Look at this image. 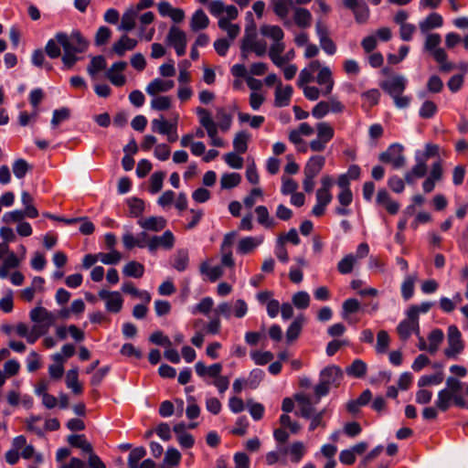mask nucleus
Returning a JSON list of instances; mask_svg holds the SVG:
<instances>
[{
    "mask_svg": "<svg viewBox=\"0 0 468 468\" xmlns=\"http://www.w3.org/2000/svg\"><path fill=\"white\" fill-rule=\"evenodd\" d=\"M31 165L23 158L16 159L12 166L15 176L22 179L26 176L27 173L31 169Z\"/></svg>",
    "mask_w": 468,
    "mask_h": 468,
    "instance_id": "nucleus-43",
    "label": "nucleus"
},
{
    "mask_svg": "<svg viewBox=\"0 0 468 468\" xmlns=\"http://www.w3.org/2000/svg\"><path fill=\"white\" fill-rule=\"evenodd\" d=\"M112 31L109 27L105 26H101L98 28L94 37V43L96 46L100 47L104 45L111 37Z\"/></svg>",
    "mask_w": 468,
    "mask_h": 468,
    "instance_id": "nucleus-60",
    "label": "nucleus"
},
{
    "mask_svg": "<svg viewBox=\"0 0 468 468\" xmlns=\"http://www.w3.org/2000/svg\"><path fill=\"white\" fill-rule=\"evenodd\" d=\"M303 317L299 316L294 319L286 330L287 342L291 343L298 338L303 327Z\"/></svg>",
    "mask_w": 468,
    "mask_h": 468,
    "instance_id": "nucleus-34",
    "label": "nucleus"
},
{
    "mask_svg": "<svg viewBox=\"0 0 468 468\" xmlns=\"http://www.w3.org/2000/svg\"><path fill=\"white\" fill-rule=\"evenodd\" d=\"M137 224L144 230L159 232L166 226V220L162 216H152L137 220Z\"/></svg>",
    "mask_w": 468,
    "mask_h": 468,
    "instance_id": "nucleus-11",
    "label": "nucleus"
},
{
    "mask_svg": "<svg viewBox=\"0 0 468 468\" xmlns=\"http://www.w3.org/2000/svg\"><path fill=\"white\" fill-rule=\"evenodd\" d=\"M79 372L78 368L69 369L66 376V385L72 390L74 394H80L82 392V387L79 383Z\"/></svg>",
    "mask_w": 468,
    "mask_h": 468,
    "instance_id": "nucleus-30",
    "label": "nucleus"
},
{
    "mask_svg": "<svg viewBox=\"0 0 468 468\" xmlns=\"http://www.w3.org/2000/svg\"><path fill=\"white\" fill-rule=\"evenodd\" d=\"M106 60L102 55L92 57L90 64L87 67L88 73L93 77L99 71L105 69Z\"/></svg>",
    "mask_w": 468,
    "mask_h": 468,
    "instance_id": "nucleus-37",
    "label": "nucleus"
},
{
    "mask_svg": "<svg viewBox=\"0 0 468 468\" xmlns=\"http://www.w3.org/2000/svg\"><path fill=\"white\" fill-rule=\"evenodd\" d=\"M250 140V135L245 131H240L236 133L233 139V147L235 152L238 154H244L248 150V142Z\"/></svg>",
    "mask_w": 468,
    "mask_h": 468,
    "instance_id": "nucleus-32",
    "label": "nucleus"
},
{
    "mask_svg": "<svg viewBox=\"0 0 468 468\" xmlns=\"http://www.w3.org/2000/svg\"><path fill=\"white\" fill-rule=\"evenodd\" d=\"M98 256H99V260L103 264H107V265H115L122 259V254L116 250H112L109 253L100 252V253H98Z\"/></svg>",
    "mask_w": 468,
    "mask_h": 468,
    "instance_id": "nucleus-56",
    "label": "nucleus"
},
{
    "mask_svg": "<svg viewBox=\"0 0 468 468\" xmlns=\"http://www.w3.org/2000/svg\"><path fill=\"white\" fill-rule=\"evenodd\" d=\"M241 181V176L238 173H227L220 178V186L223 189H230L237 186Z\"/></svg>",
    "mask_w": 468,
    "mask_h": 468,
    "instance_id": "nucleus-39",
    "label": "nucleus"
},
{
    "mask_svg": "<svg viewBox=\"0 0 468 468\" xmlns=\"http://www.w3.org/2000/svg\"><path fill=\"white\" fill-rule=\"evenodd\" d=\"M305 453V447L302 441H295L289 447L291 461L298 463Z\"/></svg>",
    "mask_w": 468,
    "mask_h": 468,
    "instance_id": "nucleus-47",
    "label": "nucleus"
},
{
    "mask_svg": "<svg viewBox=\"0 0 468 468\" xmlns=\"http://www.w3.org/2000/svg\"><path fill=\"white\" fill-rule=\"evenodd\" d=\"M250 356L255 364L260 366L266 365L273 359V354L271 351H254Z\"/></svg>",
    "mask_w": 468,
    "mask_h": 468,
    "instance_id": "nucleus-57",
    "label": "nucleus"
},
{
    "mask_svg": "<svg viewBox=\"0 0 468 468\" xmlns=\"http://www.w3.org/2000/svg\"><path fill=\"white\" fill-rule=\"evenodd\" d=\"M367 366L361 359H355L352 364L346 367V371L348 376L361 378L367 373Z\"/></svg>",
    "mask_w": 468,
    "mask_h": 468,
    "instance_id": "nucleus-28",
    "label": "nucleus"
},
{
    "mask_svg": "<svg viewBox=\"0 0 468 468\" xmlns=\"http://www.w3.org/2000/svg\"><path fill=\"white\" fill-rule=\"evenodd\" d=\"M181 460V453L180 452L174 448L169 447L165 454V463L171 466H177Z\"/></svg>",
    "mask_w": 468,
    "mask_h": 468,
    "instance_id": "nucleus-61",
    "label": "nucleus"
},
{
    "mask_svg": "<svg viewBox=\"0 0 468 468\" xmlns=\"http://www.w3.org/2000/svg\"><path fill=\"white\" fill-rule=\"evenodd\" d=\"M403 151L404 147L400 144H391L386 151L379 154L378 160L385 164H391L394 169H399L406 164Z\"/></svg>",
    "mask_w": 468,
    "mask_h": 468,
    "instance_id": "nucleus-2",
    "label": "nucleus"
},
{
    "mask_svg": "<svg viewBox=\"0 0 468 468\" xmlns=\"http://www.w3.org/2000/svg\"><path fill=\"white\" fill-rule=\"evenodd\" d=\"M217 119L218 120V126L222 132L229 130L232 123V115L228 113L224 108L217 110Z\"/></svg>",
    "mask_w": 468,
    "mask_h": 468,
    "instance_id": "nucleus-42",
    "label": "nucleus"
},
{
    "mask_svg": "<svg viewBox=\"0 0 468 468\" xmlns=\"http://www.w3.org/2000/svg\"><path fill=\"white\" fill-rule=\"evenodd\" d=\"M138 44L136 39L122 35L118 41L112 45V51L119 57H122L126 51L133 50Z\"/></svg>",
    "mask_w": 468,
    "mask_h": 468,
    "instance_id": "nucleus-15",
    "label": "nucleus"
},
{
    "mask_svg": "<svg viewBox=\"0 0 468 468\" xmlns=\"http://www.w3.org/2000/svg\"><path fill=\"white\" fill-rule=\"evenodd\" d=\"M443 373L442 371H439L432 375H423L418 380V386L420 388L439 385L443 381Z\"/></svg>",
    "mask_w": 468,
    "mask_h": 468,
    "instance_id": "nucleus-36",
    "label": "nucleus"
},
{
    "mask_svg": "<svg viewBox=\"0 0 468 468\" xmlns=\"http://www.w3.org/2000/svg\"><path fill=\"white\" fill-rule=\"evenodd\" d=\"M316 82L321 86H325L322 90L323 95L326 96L331 93L334 87V80L332 78V71L328 67L324 66L320 69L316 76Z\"/></svg>",
    "mask_w": 468,
    "mask_h": 468,
    "instance_id": "nucleus-17",
    "label": "nucleus"
},
{
    "mask_svg": "<svg viewBox=\"0 0 468 468\" xmlns=\"http://www.w3.org/2000/svg\"><path fill=\"white\" fill-rule=\"evenodd\" d=\"M189 262L188 251L186 249H180L176 251L173 262V267L178 271L186 270Z\"/></svg>",
    "mask_w": 468,
    "mask_h": 468,
    "instance_id": "nucleus-35",
    "label": "nucleus"
},
{
    "mask_svg": "<svg viewBox=\"0 0 468 468\" xmlns=\"http://www.w3.org/2000/svg\"><path fill=\"white\" fill-rule=\"evenodd\" d=\"M293 10V20L296 26L301 28L309 27L313 18L311 12L308 9L303 7H294Z\"/></svg>",
    "mask_w": 468,
    "mask_h": 468,
    "instance_id": "nucleus-25",
    "label": "nucleus"
},
{
    "mask_svg": "<svg viewBox=\"0 0 468 468\" xmlns=\"http://www.w3.org/2000/svg\"><path fill=\"white\" fill-rule=\"evenodd\" d=\"M175 245V236L171 230H165L161 236H152L149 252L154 253L159 248L171 250Z\"/></svg>",
    "mask_w": 468,
    "mask_h": 468,
    "instance_id": "nucleus-8",
    "label": "nucleus"
},
{
    "mask_svg": "<svg viewBox=\"0 0 468 468\" xmlns=\"http://www.w3.org/2000/svg\"><path fill=\"white\" fill-rule=\"evenodd\" d=\"M416 277L413 275H408L401 284V295L405 301L410 300L414 293V285Z\"/></svg>",
    "mask_w": 468,
    "mask_h": 468,
    "instance_id": "nucleus-41",
    "label": "nucleus"
},
{
    "mask_svg": "<svg viewBox=\"0 0 468 468\" xmlns=\"http://www.w3.org/2000/svg\"><path fill=\"white\" fill-rule=\"evenodd\" d=\"M407 318L402 320L397 326V332L402 341H407L412 335L413 320L407 312Z\"/></svg>",
    "mask_w": 468,
    "mask_h": 468,
    "instance_id": "nucleus-31",
    "label": "nucleus"
},
{
    "mask_svg": "<svg viewBox=\"0 0 468 468\" xmlns=\"http://www.w3.org/2000/svg\"><path fill=\"white\" fill-rule=\"evenodd\" d=\"M129 213L132 218L140 217L144 210V202L138 197H132L128 200Z\"/></svg>",
    "mask_w": 468,
    "mask_h": 468,
    "instance_id": "nucleus-45",
    "label": "nucleus"
},
{
    "mask_svg": "<svg viewBox=\"0 0 468 468\" xmlns=\"http://www.w3.org/2000/svg\"><path fill=\"white\" fill-rule=\"evenodd\" d=\"M55 37L63 48L61 61L64 69H71L80 59L79 54L85 53L90 46L89 40L78 29L70 34L60 31L56 33Z\"/></svg>",
    "mask_w": 468,
    "mask_h": 468,
    "instance_id": "nucleus-1",
    "label": "nucleus"
},
{
    "mask_svg": "<svg viewBox=\"0 0 468 468\" xmlns=\"http://www.w3.org/2000/svg\"><path fill=\"white\" fill-rule=\"evenodd\" d=\"M444 334L441 329L435 328L428 335L429 347L428 352L431 355L435 354L441 342L443 341Z\"/></svg>",
    "mask_w": 468,
    "mask_h": 468,
    "instance_id": "nucleus-27",
    "label": "nucleus"
},
{
    "mask_svg": "<svg viewBox=\"0 0 468 468\" xmlns=\"http://www.w3.org/2000/svg\"><path fill=\"white\" fill-rule=\"evenodd\" d=\"M67 441L72 447L80 449L85 453H91L92 445L86 440L84 434H70L67 438Z\"/></svg>",
    "mask_w": 468,
    "mask_h": 468,
    "instance_id": "nucleus-21",
    "label": "nucleus"
},
{
    "mask_svg": "<svg viewBox=\"0 0 468 468\" xmlns=\"http://www.w3.org/2000/svg\"><path fill=\"white\" fill-rule=\"evenodd\" d=\"M360 308L359 302L355 298L346 299L342 304V317L345 320H348L350 314L356 313Z\"/></svg>",
    "mask_w": 468,
    "mask_h": 468,
    "instance_id": "nucleus-46",
    "label": "nucleus"
},
{
    "mask_svg": "<svg viewBox=\"0 0 468 468\" xmlns=\"http://www.w3.org/2000/svg\"><path fill=\"white\" fill-rule=\"evenodd\" d=\"M200 272L207 274L210 282H214L218 281L223 275V270L221 266H214L209 268L207 262H203L200 265Z\"/></svg>",
    "mask_w": 468,
    "mask_h": 468,
    "instance_id": "nucleus-40",
    "label": "nucleus"
},
{
    "mask_svg": "<svg viewBox=\"0 0 468 468\" xmlns=\"http://www.w3.org/2000/svg\"><path fill=\"white\" fill-rule=\"evenodd\" d=\"M407 79L402 75H395L383 80L379 86L391 98L401 95L407 86Z\"/></svg>",
    "mask_w": 468,
    "mask_h": 468,
    "instance_id": "nucleus-5",
    "label": "nucleus"
},
{
    "mask_svg": "<svg viewBox=\"0 0 468 468\" xmlns=\"http://www.w3.org/2000/svg\"><path fill=\"white\" fill-rule=\"evenodd\" d=\"M261 34L273 39L275 42L282 41L284 37V33L279 26L263 25L261 27Z\"/></svg>",
    "mask_w": 468,
    "mask_h": 468,
    "instance_id": "nucleus-33",
    "label": "nucleus"
},
{
    "mask_svg": "<svg viewBox=\"0 0 468 468\" xmlns=\"http://www.w3.org/2000/svg\"><path fill=\"white\" fill-rule=\"evenodd\" d=\"M292 302L297 309L303 310L308 308L310 304V296L308 292L300 291L293 294Z\"/></svg>",
    "mask_w": 468,
    "mask_h": 468,
    "instance_id": "nucleus-52",
    "label": "nucleus"
},
{
    "mask_svg": "<svg viewBox=\"0 0 468 468\" xmlns=\"http://www.w3.org/2000/svg\"><path fill=\"white\" fill-rule=\"evenodd\" d=\"M122 273L126 277L139 279L144 274V266L139 261H131L123 266Z\"/></svg>",
    "mask_w": 468,
    "mask_h": 468,
    "instance_id": "nucleus-26",
    "label": "nucleus"
},
{
    "mask_svg": "<svg viewBox=\"0 0 468 468\" xmlns=\"http://www.w3.org/2000/svg\"><path fill=\"white\" fill-rule=\"evenodd\" d=\"M227 165L234 169H240L243 166V158L237 152H230L224 155Z\"/></svg>",
    "mask_w": 468,
    "mask_h": 468,
    "instance_id": "nucleus-58",
    "label": "nucleus"
},
{
    "mask_svg": "<svg viewBox=\"0 0 468 468\" xmlns=\"http://www.w3.org/2000/svg\"><path fill=\"white\" fill-rule=\"evenodd\" d=\"M437 112L436 104L431 101H425L419 112L421 118L430 119L434 116Z\"/></svg>",
    "mask_w": 468,
    "mask_h": 468,
    "instance_id": "nucleus-62",
    "label": "nucleus"
},
{
    "mask_svg": "<svg viewBox=\"0 0 468 468\" xmlns=\"http://www.w3.org/2000/svg\"><path fill=\"white\" fill-rule=\"evenodd\" d=\"M70 117V110L67 107H61L59 109L54 110L51 119V126L57 127L62 122L67 121Z\"/></svg>",
    "mask_w": 468,
    "mask_h": 468,
    "instance_id": "nucleus-50",
    "label": "nucleus"
},
{
    "mask_svg": "<svg viewBox=\"0 0 468 468\" xmlns=\"http://www.w3.org/2000/svg\"><path fill=\"white\" fill-rule=\"evenodd\" d=\"M60 45L58 43L56 37L48 39L45 46V53L48 58L54 59L61 57Z\"/></svg>",
    "mask_w": 468,
    "mask_h": 468,
    "instance_id": "nucleus-53",
    "label": "nucleus"
},
{
    "mask_svg": "<svg viewBox=\"0 0 468 468\" xmlns=\"http://www.w3.org/2000/svg\"><path fill=\"white\" fill-rule=\"evenodd\" d=\"M146 455L144 447L140 446L133 449L128 456V465L130 468H138V463Z\"/></svg>",
    "mask_w": 468,
    "mask_h": 468,
    "instance_id": "nucleus-51",
    "label": "nucleus"
},
{
    "mask_svg": "<svg viewBox=\"0 0 468 468\" xmlns=\"http://www.w3.org/2000/svg\"><path fill=\"white\" fill-rule=\"evenodd\" d=\"M389 345V335L387 331L381 330L377 335V346L376 351L378 353H385L388 350Z\"/></svg>",
    "mask_w": 468,
    "mask_h": 468,
    "instance_id": "nucleus-59",
    "label": "nucleus"
},
{
    "mask_svg": "<svg viewBox=\"0 0 468 468\" xmlns=\"http://www.w3.org/2000/svg\"><path fill=\"white\" fill-rule=\"evenodd\" d=\"M100 299L105 301V308L108 312L117 314L122 308L123 300L119 292H111L105 289L99 291Z\"/></svg>",
    "mask_w": 468,
    "mask_h": 468,
    "instance_id": "nucleus-7",
    "label": "nucleus"
},
{
    "mask_svg": "<svg viewBox=\"0 0 468 468\" xmlns=\"http://www.w3.org/2000/svg\"><path fill=\"white\" fill-rule=\"evenodd\" d=\"M442 24V16L438 13H431L419 23V27L422 33H426L431 29L441 27Z\"/></svg>",
    "mask_w": 468,
    "mask_h": 468,
    "instance_id": "nucleus-23",
    "label": "nucleus"
},
{
    "mask_svg": "<svg viewBox=\"0 0 468 468\" xmlns=\"http://www.w3.org/2000/svg\"><path fill=\"white\" fill-rule=\"evenodd\" d=\"M257 215V221L266 229H271L274 227V219L270 217L269 210L265 206H258L255 208Z\"/></svg>",
    "mask_w": 468,
    "mask_h": 468,
    "instance_id": "nucleus-29",
    "label": "nucleus"
},
{
    "mask_svg": "<svg viewBox=\"0 0 468 468\" xmlns=\"http://www.w3.org/2000/svg\"><path fill=\"white\" fill-rule=\"evenodd\" d=\"M171 106V99L168 96H158L152 100L151 107L156 111H165Z\"/></svg>",
    "mask_w": 468,
    "mask_h": 468,
    "instance_id": "nucleus-63",
    "label": "nucleus"
},
{
    "mask_svg": "<svg viewBox=\"0 0 468 468\" xmlns=\"http://www.w3.org/2000/svg\"><path fill=\"white\" fill-rule=\"evenodd\" d=\"M343 378L342 370L337 366H329L320 372V379L326 382L328 386L338 387Z\"/></svg>",
    "mask_w": 468,
    "mask_h": 468,
    "instance_id": "nucleus-10",
    "label": "nucleus"
},
{
    "mask_svg": "<svg viewBox=\"0 0 468 468\" xmlns=\"http://www.w3.org/2000/svg\"><path fill=\"white\" fill-rule=\"evenodd\" d=\"M165 176V172H154L150 178V188L149 191L152 194L158 193L163 187L164 178Z\"/></svg>",
    "mask_w": 468,
    "mask_h": 468,
    "instance_id": "nucleus-54",
    "label": "nucleus"
},
{
    "mask_svg": "<svg viewBox=\"0 0 468 468\" xmlns=\"http://www.w3.org/2000/svg\"><path fill=\"white\" fill-rule=\"evenodd\" d=\"M434 305L432 302H422L420 304H413L408 309L409 315L410 318H419L420 314L428 313L431 308Z\"/></svg>",
    "mask_w": 468,
    "mask_h": 468,
    "instance_id": "nucleus-48",
    "label": "nucleus"
},
{
    "mask_svg": "<svg viewBox=\"0 0 468 468\" xmlns=\"http://www.w3.org/2000/svg\"><path fill=\"white\" fill-rule=\"evenodd\" d=\"M174 86V80H164L156 78L147 85L145 90L149 95L154 96L158 92H166L170 90Z\"/></svg>",
    "mask_w": 468,
    "mask_h": 468,
    "instance_id": "nucleus-20",
    "label": "nucleus"
},
{
    "mask_svg": "<svg viewBox=\"0 0 468 468\" xmlns=\"http://www.w3.org/2000/svg\"><path fill=\"white\" fill-rule=\"evenodd\" d=\"M195 370L200 378L208 376L216 379L221 376L220 373L222 371V365L220 363H215L209 367H207L202 361H198L195 365Z\"/></svg>",
    "mask_w": 468,
    "mask_h": 468,
    "instance_id": "nucleus-16",
    "label": "nucleus"
},
{
    "mask_svg": "<svg viewBox=\"0 0 468 468\" xmlns=\"http://www.w3.org/2000/svg\"><path fill=\"white\" fill-rule=\"evenodd\" d=\"M120 353L127 357H135L136 359H141L143 357V353L140 349L136 348L131 343H125L120 349Z\"/></svg>",
    "mask_w": 468,
    "mask_h": 468,
    "instance_id": "nucleus-64",
    "label": "nucleus"
},
{
    "mask_svg": "<svg viewBox=\"0 0 468 468\" xmlns=\"http://www.w3.org/2000/svg\"><path fill=\"white\" fill-rule=\"evenodd\" d=\"M151 129L154 133L164 135L168 134L176 130V122L174 123L169 122L162 115L161 119H154L152 121Z\"/></svg>",
    "mask_w": 468,
    "mask_h": 468,
    "instance_id": "nucleus-22",
    "label": "nucleus"
},
{
    "mask_svg": "<svg viewBox=\"0 0 468 468\" xmlns=\"http://www.w3.org/2000/svg\"><path fill=\"white\" fill-rule=\"evenodd\" d=\"M165 42L168 46L173 47L178 57H182L186 54V33L176 26H172L165 37Z\"/></svg>",
    "mask_w": 468,
    "mask_h": 468,
    "instance_id": "nucleus-3",
    "label": "nucleus"
},
{
    "mask_svg": "<svg viewBox=\"0 0 468 468\" xmlns=\"http://www.w3.org/2000/svg\"><path fill=\"white\" fill-rule=\"evenodd\" d=\"M256 37H244L241 44V56L247 58V52L253 51L258 57H262L266 53L267 45L264 41H258Z\"/></svg>",
    "mask_w": 468,
    "mask_h": 468,
    "instance_id": "nucleus-9",
    "label": "nucleus"
},
{
    "mask_svg": "<svg viewBox=\"0 0 468 468\" xmlns=\"http://www.w3.org/2000/svg\"><path fill=\"white\" fill-rule=\"evenodd\" d=\"M30 319L35 324L53 325L56 316L42 306L35 307L30 311Z\"/></svg>",
    "mask_w": 468,
    "mask_h": 468,
    "instance_id": "nucleus-12",
    "label": "nucleus"
},
{
    "mask_svg": "<svg viewBox=\"0 0 468 468\" xmlns=\"http://www.w3.org/2000/svg\"><path fill=\"white\" fill-rule=\"evenodd\" d=\"M209 25V19L202 9H197L190 20V28L194 32L205 29Z\"/></svg>",
    "mask_w": 468,
    "mask_h": 468,
    "instance_id": "nucleus-24",
    "label": "nucleus"
},
{
    "mask_svg": "<svg viewBox=\"0 0 468 468\" xmlns=\"http://www.w3.org/2000/svg\"><path fill=\"white\" fill-rule=\"evenodd\" d=\"M356 257L353 254L346 255L337 264V270L341 274H348L353 271Z\"/></svg>",
    "mask_w": 468,
    "mask_h": 468,
    "instance_id": "nucleus-49",
    "label": "nucleus"
},
{
    "mask_svg": "<svg viewBox=\"0 0 468 468\" xmlns=\"http://www.w3.org/2000/svg\"><path fill=\"white\" fill-rule=\"evenodd\" d=\"M316 130L317 137L325 143L330 142L334 138L335 131L328 122H322L317 123Z\"/></svg>",
    "mask_w": 468,
    "mask_h": 468,
    "instance_id": "nucleus-38",
    "label": "nucleus"
},
{
    "mask_svg": "<svg viewBox=\"0 0 468 468\" xmlns=\"http://www.w3.org/2000/svg\"><path fill=\"white\" fill-rule=\"evenodd\" d=\"M273 12L281 19L284 20V26H290L291 22L287 20V16L292 9H293L292 0H274L272 1Z\"/></svg>",
    "mask_w": 468,
    "mask_h": 468,
    "instance_id": "nucleus-13",
    "label": "nucleus"
},
{
    "mask_svg": "<svg viewBox=\"0 0 468 468\" xmlns=\"http://www.w3.org/2000/svg\"><path fill=\"white\" fill-rule=\"evenodd\" d=\"M138 14L139 13L133 8V5L128 7L122 16L118 30L124 32L132 31L135 27Z\"/></svg>",
    "mask_w": 468,
    "mask_h": 468,
    "instance_id": "nucleus-14",
    "label": "nucleus"
},
{
    "mask_svg": "<svg viewBox=\"0 0 468 468\" xmlns=\"http://www.w3.org/2000/svg\"><path fill=\"white\" fill-rule=\"evenodd\" d=\"M325 164V159L322 155H314L309 158L304 166V176L315 177L323 169Z\"/></svg>",
    "mask_w": 468,
    "mask_h": 468,
    "instance_id": "nucleus-18",
    "label": "nucleus"
},
{
    "mask_svg": "<svg viewBox=\"0 0 468 468\" xmlns=\"http://www.w3.org/2000/svg\"><path fill=\"white\" fill-rule=\"evenodd\" d=\"M258 244L259 243L253 237L243 238L239 241L237 252L242 255L248 254L252 251L258 246Z\"/></svg>",
    "mask_w": 468,
    "mask_h": 468,
    "instance_id": "nucleus-44",
    "label": "nucleus"
},
{
    "mask_svg": "<svg viewBox=\"0 0 468 468\" xmlns=\"http://www.w3.org/2000/svg\"><path fill=\"white\" fill-rule=\"evenodd\" d=\"M147 231L148 230L144 229L136 237L129 231L124 233L122 237L124 248L129 250L135 247L140 249L147 248L149 250L152 236H150Z\"/></svg>",
    "mask_w": 468,
    "mask_h": 468,
    "instance_id": "nucleus-6",
    "label": "nucleus"
},
{
    "mask_svg": "<svg viewBox=\"0 0 468 468\" xmlns=\"http://www.w3.org/2000/svg\"><path fill=\"white\" fill-rule=\"evenodd\" d=\"M352 12L358 24H365L369 18V8L365 1Z\"/></svg>",
    "mask_w": 468,
    "mask_h": 468,
    "instance_id": "nucleus-55",
    "label": "nucleus"
},
{
    "mask_svg": "<svg viewBox=\"0 0 468 468\" xmlns=\"http://www.w3.org/2000/svg\"><path fill=\"white\" fill-rule=\"evenodd\" d=\"M448 347L444 350V355L451 358L457 356L463 349V344L461 339V332L455 325L448 327Z\"/></svg>",
    "mask_w": 468,
    "mask_h": 468,
    "instance_id": "nucleus-4",
    "label": "nucleus"
},
{
    "mask_svg": "<svg viewBox=\"0 0 468 468\" xmlns=\"http://www.w3.org/2000/svg\"><path fill=\"white\" fill-rule=\"evenodd\" d=\"M293 89L291 85L285 86L282 89V82L279 81L278 87L275 91L274 104L276 107H285L290 103Z\"/></svg>",
    "mask_w": 468,
    "mask_h": 468,
    "instance_id": "nucleus-19",
    "label": "nucleus"
}]
</instances>
